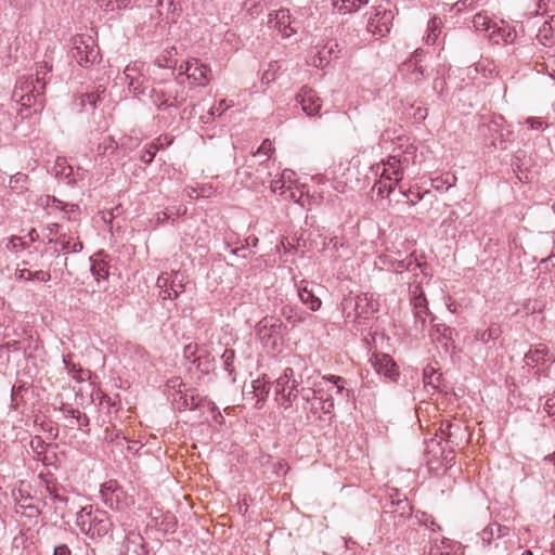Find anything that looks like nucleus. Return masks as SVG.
<instances>
[{
  "label": "nucleus",
  "mask_w": 555,
  "mask_h": 555,
  "mask_svg": "<svg viewBox=\"0 0 555 555\" xmlns=\"http://www.w3.org/2000/svg\"><path fill=\"white\" fill-rule=\"evenodd\" d=\"M54 48H48L41 61L36 63V74L21 77L15 85L12 98L25 108L39 112L44 105L47 75L53 69Z\"/></svg>",
  "instance_id": "f257e3e1"
},
{
  "label": "nucleus",
  "mask_w": 555,
  "mask_h": 555,
  "mask_svg": "<svg viewBox=\"0 0 555 555\" xmlns=\"http://www.w3.org/2000/svg\"><path fill=\"white\" fill-rule=\"evenodd\" d=\"M188 98L189 91L179 77L154 81L149 91V99L159 111L179 108Z\"/></svg>",
  "instance_id": "f03ea898"
},
{
  "label": "nucleus",
  "mask_w": 555,
  "mask_h": 555,
  "mask_svg": "<svg viewBox=\"0 0 555 555\" xmlns=\"http://www.w3.org/2000/svg\"><path fill=\"white\" fill-rule=\"evenodd\" d=\"M76 525L81 533L92 540L112 534L114 528L108 513L92 505L83 506L76 513Z\"/></svg>",
  "instance_id": "7ed1b4c3"
},
{
  "label": "nucleus",
  "mask_w": 555,
  "mask_h": 555,
  "mask_svg": "<svg viewBox=\"0 0 555 555\" xmlns=\"http://www.w3.org/2000/svg\"><path fill=\"white\" fill-rule=\"evenodd\" d=\"M402 147L403 144L400 145L397 154L389 156L387 160L383 163L380 178H387V180L390 181H401L403 179L404 169L408 168L411 163H414L417 149L412 143L405 144L404 149Z\"/></svg>",
  "instance_id": "20e7f679"
},
{
  "label": "nucleus",
  "mask_w": 555,
  "mask_h": 555,
  "mask_svg": "<svg viewBox=\"0 0 555 555\" xmlns=\"http://www.w3.org/2000/svg\"><path fill=\"white\" fill-rule=\"evenodd\" d=\"M72 44L70 55L81 67L89 68L100 62V49L91 35H75Z\"/></svg>",
  "instance_id": "39448f33"
},
{
  "label": "nucleus",
  "mask_w": 555,
  "mask_h": 555,
  "mask_svg": "<svg viewBox=\"0 0 555 555\" xmlns=\"http://www.w3.org/2000/svg\"><path fill=\"white\" fill-rule=\"evenodd\" d=\"M315 388H302L301 398L309 404L306 409L317 417L323 414H332L334 411V398L330 389H325L322 383L314 384Z\"/></svg>",
  "instance_id": "423d86ee"
},
{
  "label": "nucleus",
  "mask_w": 555,
  "mask_h": 555,
  "mask_svg": "<svg viewBox=\"0 0 555 555\" xmlns=\"http://www.w3.org/2000/svg\"><path fill=\"white\" fill-rule=\"evenodd\" d=\"M377 311V304L373 296L361 293L354 297L348 296L343 300V312L346 318L361 323V320H369Z\"/></svg>",
  "instance_id": "0eeeda50"
},
{
  "label": "nucleus",
  "mask_w": 555,
  "mask_h": 555,
  "mask_svg": "<svg viewBox=\"0 0 555 555\" xmlns=\"http://www.w3.org/2000/svg\"><path fill=\"white\" fill-rule=\"evenodd\" d=\"M168 387L173 390L172 405L179 411L196 410L205 408L206 398L199 397L193 390L186 388V385L179 378H172L168 382Z\"/></svg>",
  "instance_id": "6e6552de"
},
{
  "label": "nucleus",
  "mask_w": 555,
  "mask_h": 555,
  "mask_svg": "<svg viewBox=\"0 0 555 555\" xmlns=\"http://www.w3.org/2000/svg\"><path fill=\"white\" fill-rule=\"evenodd\" d=\"M373 14L369 17L366 30L376 39L384 38L390 33L395 18V10L386 1L375 5Z\"/></svg>",
  "instance_id": "1a4fd4ad"
},
{
  "label": "nucleus",
  "mask_w": 555,
  "mask_h": 555,
  "mask_svg": "<svg viewBox=\"0 0 555 555\" xmlns=\"http://www.w3.org/2000/svg\"><path fill=\"white\" fill-rule=\"evenodd\" d=\"M103 503L113 511L122 512L134 504V499L129 495L116 480H108L100 490Z\"/></svg>",
  "instance_id": "9d476101"
},
{
  "label": "nucleus",
  "mask_w": 555,
  "mask_h": 555,
  "mask_svg": "<svg viewBox=\"0 0 555 555\" xmlns=\"http://www.w3.org/2000/svg\"><path fill=\"white\" fill-rule=\"evenodd\" d=\"M188 276L181 271L163 272L156 281L162 300H175L185 291Z\"/></svg>",
  "instance_id": "9b49d317"
},
{
  "label": "nucleus",
  "mask_w": 555,
  "mask_h": 555,
  "mask_svg": "<svg viewBox=\"0 0 555 555\" xmlns=\"http://www.w3.org/2000/svg\"><path fill=\"white\" fill-rule=\"evenodd\" d=\"M383 514L392 518L398 526L411 517L412 506L405 496L400 498L398 489L392 488L383 503Z\"/></svg>",
  "instance_id": "f8f14e48"
},
{
  "label": "nucleus",
  "mask_w": 555,
  "mask_h": 555,
  "mask_svg": "<svg viewBox=\"0 0 555 555\" xmlns=\"http://www.w3.org/2000/svg\"><path fill=\"white\" fill-rule=\"evenodd\" d=\"M298 385L299 383L295 379V373L292 367H286L284 373L275 380V399L284 409H288L298 397Z\"/></svg>",
  "instance_id": "ddd939ff"
},
{
  "label": "nucleus",
  "mask_w": 555,
  "mask_h": 555,
  "mask_svg": "<svg viewBox=\"0 0 555 555\" xmlns=\"http://www.w3.org/2000/svg\"><path fill=\"white\" fill-rule=\"evenodd\" d=\"M144 64L133 62L126 66L124 70L125 81L128 85L129 91L138 99L143 100L149 98L151 87L149 80L143 73Z\"/></svg>",
  "instance_id": "4468645a"
},
{
  "label": "nucleus",
  "mask_w": 555,
  "mask_h": 555,
  "mask_svg": "<svg viewBox=\"0 0 555 555\" xmlns=\"http://www.w3.org/2000/svg\"><path fill=\"white\" fill-rule=\"evenodd\" d=\"M211 69L198 59H192L180 66L178 77L186 76L196 86L205 87L209 83Z\"/></svg>",
  "instance_id": "2eb2a0df"
},
{
  "label": "nucleus",
  "mask_w": 555,
  "mask_h": 555,
  "mask_svg": "<svg viewBox=\"0 0 555 555\" xmlns=\"http://www.w3.org/2000/svg\"><path fill=\"white\" fill-rule=\"evenodd\" d=\"M44 485L48 496L55 504V512L62 518L65 517L66 513H72L73 507H70V498L68 496L66 489L55 480L46 479Z\"/></svg>",
  "instance_id": "dca6fc26"
},
{
  "label": "nucleus",
  "mask_w": 555,
  "mask_h": 555,
  "mask_svg": "<svg viewBox=\"0 0 555 555\" xmlns=\"http://www.w3.org/2000/svg\"><path fill=\"white\" fill-rule=\"evenodd\" d=\"M509 534L507 526L498 522H491L476 534V544L481 548L489 547L493 541Z\"/></svg>",
  "instance_id": "f3484780"
},
{
  "label": "nucleus",
  "mask_w": 555,
  "mask_h": 555,
  "mask_svg": "<svg viewBox=\"0 0 555 555\" xmlns=\"http://www.w3.org/2000/svg\"><path fill=\"white\" fill-rule=\"evenodd\" d=\"M149 551L144 538L139 531L129 530L126 532L121 543L120 555H147Z\"/></svg>",
  "instance_id": "a211bd4d"
},
{
  "label": "nucleus",
  "mask_w": 555,
  "mask_h": 555,
  "mask_svg": "<svg viewBox=\"0 0 555 555\" xmlns=\"http://www.w3.org/2000/svg\"><path fill=\"white\" fill-rule=\"evenodd\" d=\"M283 323L280 319L274 317H266L257 325V334L263 344H268L270 339H273V345L276 344V339L281 336Z\"/></svg>",
  "instance_id": "6ab92c4d"
},
{
  "label": "nucleus",
  "mask_w": 555,
  "mask_h": 555,
  "mask_svg": "<svg viewBox=\"0 0 555 555\" xmlns=\"http://www.w3.org/2000/svg\"><path fill=\"white\" fill-rule=\"evenodd\" d=\"M296 101L308 116L318 115L322 107L321 99L318 96L317 92L307 86L299 90L296 95Z\"/></svg>",
  "instance_id": "aec40b11"
},
{
  "label": "nucleus",
  "mask_w": 555,
  "mask_h": 555,
  "mask_svg": "<svg viewBox=\"0 0 555 555\" xmlns=\"http://www.w3.org/2000/svg\"><path fill=\"white\" fill-rule=\"evenodd\" d=\"M516 37V29L504 21L494 22L488 33V38L495 44L513 43Z\"/></svg>",
  "instance_id": "412c9836"
},
{
  "label": "nucleus",
  "mask_w": 555,
  "mask_h": 555,
  "mask_svg": "<svg viewBox=\"0 0 555 555\" xmlns=\"http://www.w3.org/2000/svg\"><path fill=\"white\" fill-rule=\"evenodd\" d=\"M371 363L377 374L383 375L392 382H395L398 378V367L393 359L389 354H374V357L371 359Z\"/></svg>",
  "instance_id": "4be33fe9"
},
{
  "label": "nucleus",
  "mask_w": 555,
  "mask_h": 555,
  "mask_svg": "<svg viewBox=\"0 0 555 555\" xmlns=\"http://www.w3.org/2000/svg\"><path fill=\"white\" fill-rule=\"evenodd\" d=\"M423 55L424 51L422 49H416L412 56L402 65V69L410 75L409 79L415 83L421 82L425 78L426 67L422 64Z\"/></svg>",
  "instance_id": "5701e85b"
},
{
  "label": "nucleus",
  "mask_w": 555,
  "mask_h": 555,
  "mask_svg": "<svg viewBox=\"0 0 555 555\" xmlns=\"http://www.w3.org/2000/svg\"><path fill=\"white\" fill-rule=\"evenodd\" d=\"M269 24L271 27L279 30V33L288 38L292 35L296 34V28L293 27L292 17L289 11L286 9H280L274 13V16L270 14Z\"/></svg>",
  "instance_id": "b1692460"
},
{
  "label": "nucleus",
  "mask_w": 555,
  "mask_h": 555,
  "mask_svg": "<svg viewBox=\"0 0 555 555\" xmlns=\"http://www.w3.org/2000/svg\"><path fill=\"white\" fill-rule=\"evenodd\" d=\"M524 362L529 367H537L545 364L546 362H553L550 349L543 345L531 346L524 357Z\"/></svg>",
  "instance_id": "393cba45"
},
{
  "label": "nucleus",
  "mask_w": 555,
  "mask_h": 555,
  "mask_svg": "<svg viewBox=\"0 0 555 555\" xmlns=\"http://www.w3.org/2000/svg\"><path fill=\"white\" fill-rule=\"evenodd\" d=\"M435 320L436 318H431V322H435ZM454 334L455 330L443 323H433L429 331L431 339L441 343L446 349L454 347Z\"/></svg>",
  "instance_id": "a878e982"
},
{
  "label": "nucleus",
  "mask_w": 555,
  "mask_h": 555,
  "mask_svg": "<svg viewBox=\"0 0 555 555\" xmlns=\"http://www.w3.org/2000/svg\"><path fill=\"white\" fill-rule=\"evenodd\" d=\"M298 296L304 305H307L311 311H318L322 306V300L315 295L312 287H309V283L301 281L298 287Z\"/></svg>",
  "instance_id": "bb28decb"
},
{
  "label": "nucleus",
  "mask_w": 555,
  "mask_h": 555,
  "mask_svg": "<svg viewBox=\"0 0 555 555\" xmlns=\"http://www.w3.org/2000/svg\"><path fill=\"white\" fill-rule=\"evenodd\" d=\"M439 431L440 435H436V438L439 437L438 441H444L447 446L451 447L457 444V434L462 433V427L460 424L446 421L441 424Z\"/></svg>",
  "instance_id": "cd10ccee"
},
{
  "label": "nucleus",
  "mask_w": 555,
  "mask_h": 555,
  "mask_svg": "<svg viewBox=\"0 0 555 555\" xmlns=\"http://www.w3.org/2000/svg\"><path fill=\"white\" fill-rule=\"evenodd\" d=\"M282 315L293 326L306 322L309 318V313L304 311L301 308L295 305H285L282 308Z\"/></svg>",
  "instance_id": "c85d7f7f"
},
{
  "label": "nucleus",
  "mask_w": 555,
  "mask_h": 555,
  "mask_svg": "<svg viewBox=\"0 0 555 555\" xmlns=\"http://www.w3.org/2000/svg\"><path fill=\"white\" fill-rule=\"evenodd\" d=\"M390 264H391L392 270L398 273H401L404 271H410V272H413L414 275H417L416 274L417 270H421L423 272V270H422L423 264L421 262H418L417 259L413 255H410L406 258L401 259V260L395 259L390 262Z\"/></svg>",
  "instance_id": "c756f323"
},
{
  "label": "nucleus",
  "mask_w": 555,
  "mask_h": 555,
  "mask_svg": "<svg viewBox=\"0 0 555 555\" xmlns=\"http://www.w3.org/2000/svg\"><path fill=\"white\" fill-rule=\"evenodd\" d=\"M272 384L270 382L264 380V378H257L253 380L251 388L253 393L257 398L256 408L260 409L263 402L269 397Z\"/></svg>",
  "instance_id": "7c9ffc66"
},
{
  "label": "nucleus",
  "mask_w": 555,
  "mask_h": 555,
  "mask_svg": "<svg viewBox=\"0 0 555 555\" xmlns=\"http://www.w3.org/2000/svg\"><path fill=\"white\" fill-rule=\"evenodd\" d=\"M412 307L414 314V327L416 331H423L426 325L427 317L430 315L427 299H422L418 304H415Z\"/></svg>",
  "instance_id": "2f4dec72"
},
{
  "label": "nucleus",
  "mask_w": 555,
  "mask_h": 555,
  "mask_svg": "<svg viewBox=\"0 0 555 555\" xmlns=\"http://www.w3.org/2000/svg\"><path fill=\"white\" fill-rule=\"evenodd\" d=\"M177 49L168 47L164 49L154 60V65L159 68L173 69L177 65Z\"/></svg>",
  "instance_id": "473e14b6"
},
{
  "label": "nucleus",
  "mask_w": 555,
  "mask_h": 555,
  "mask_svg": "<svg viewBox=\"0 0 555 555\" xmlns=\"http://www.w3.org/2000/svg\"><path fill=\"white\" fill-rule=\"evenodd\" d=\"M104 255L103 251L98 253L96 255L92 256L90 258L91 261V273L95 278V280L99 282L101 280H105L108 278V266L107 262L104 261L102 258H98L100 256Z\"/></svg>",
  "instance_id": "72a5a7b5"
},
{
  "label": "nucleus",
  "mask_w": 555,
  "mask_h": 555,
  "mask_svg": "<svg viewBox=\"0 0 555 555\" xmlns=\"http://www.w3.org/2000/svg\"><path fill=\"white\" fill-rule=\"evenodd\" d=\"M332 5L340 14L357 12L362 5H366L369 0H331Z\"/></svg>",
  "instance_id": "f704fd0d"
},
{
  "label": "nucleus",
  "mask_w": 555,
  "mask_h": 555,
  "mask_svg": "<svg viewBox=\"0 0 555 555\" xmlns=\"http://www.w3.org/2000/svg\"><path fill=\"white\" fill-rule=\"evenodd\" d=\"M322 380H325V382H328L332 384V386L327 388V389H330V392H332V390H335V393L338 396L346 397V398L350 397L351 390H349L345 387L347 382L344 377L330 374V375H323Z\"/></svg>",
  "instance_id": "c9c22d12"
},
{
  "label": "nucleus",
  "mask_w": 555,
  "mask_h": 555,
  "mask_svg": "<svg viewBox=\"0 0 555 555\" xmlns=\"http://www.w3.org/2000/svg\"><path fill=\"white\" fill-rule=\"evenodd\" d=\"M16 512L28 518H36L40 515V509L33 503V498L21 496L16 503Z\"/></svg>",
  "instance_id": "e433bc0d"
},
{
  "label": "nucleus",
  "mask_w": 555,
  "mask_h": 555,
  "mask_svg": "<svg viewBox=\"0 0 555 555\" xmlns=\"http://www.w3.org/2000/svg\"><path fill=\"white\" fill-rule=\"evenodd\" d=\"M157 7L160 14H163V10L166 11V18L170 22H176L181 12L180 0H158Z\"/></svg>",
  "instance_id": "4c0bfd02"
},
{
  "label": "nucleus",
  "mask_w": 555,
  "mask_h": 555,
  "mask_svg": "<svg viewBox=\"0 0 555 555\" xmlns=\"http://www.w3.org/2000/svg\"><path fill=\"white\" fill-rule=\"evenodd\" d=\"M400 181H390L387 178H380L375 182L373 191H376L378 197L388 198L395 191Z\"/></svg>",
  "instance_id": "58836bf2"
},
{
  "label": "nucleus",
  "mask_w": 555,
  "mask_h": 555,
  "mask_svg": "<svg viewBox=\"0 0 555 555\" xmlns=\"http://www.w3.org/2000/svg\"><path fill=\"white\" fill-rule=\"evenodd\" d=\"M502 335L501 326L496 323H492L485 331H477L475 338L482 344H488L491 340L498 339Z\"/></svg>",
  "instance_id": "ea45409f"
},
{
  "label": "nucleus",
  "mask_w": 555,
  "mask_h": 555,
  "mask_svg": "<svg viewBox=\"0 0 555 555\" xmlns=\"http://www.w3.org/2000/svg\"><path fill=\"white\" fill-rule=\"evenodd\" d=\"M27 389V384L24 382H20L18 384L13 385L11 389V409L16 411L23 403H25L23 392L26 391Z\"/></svg>",
  "instance_id": "a19ab883"
},
{
  "label": "nucleus",
  "mask_w": 555,
  "mask_h": 555,
  "mask_svg": "<svg viewBox=\"0 0 555 555\" xmlns=\"http://www.w3.org/2000/svg\"><path fill=\"white\" fill-rule=\"evenodd\" d=\"M441 26H442V21L440 17L434 16L433 18L429 20L428 26H427L428 34L425 38V41L427 44L436 43V41L441 33Z\"/></svg>",
  "instance_id": "79ce46f5"
},
{
  "label": "nucleus",
  "mask_w": 555,
  "mask_h": 555,
  "mask_svg": "<svg viewBox=\"0 0 555 555\" xmlns=\"http://www.w3.org/2000/svg\"><path fill=\"white\" fill-rule=\"evenodd\" d=\"M28 182L29 178L27 175L17 172L10 178L9 186L13 192L22 194L28 190Z\"/></svg>",
  "instance_id": "37998d69"
},
{
  "label": "nucleus",
  "mask_w": 555,
  "mask_h": 555,
  "mask_svg": "<svg viewBox=\"0 0 555 555\" xmlns=\"http://www.w3.org/2000/svg\"><path fill=\"white\" fill-rule=\"evenodd\" d=\"M493 24L494 21H492L490 16L483 12H479L474 15L473 25L477 31H485L488 34Z\"/></svg>",
  "instance_id": "c03bdc74"
},
{
  "label": "nucleus",
  "mask_w": 555,
  "mask_h": 555,
  "mask_svg": "<svg viewBox=\"0 0 555 555\" xmlns=\"http://www.w3.org/2000/svg\"><path fill=\"white\" fill-rule=\"evenodd\" d=\"M440 451V456L443 459V461L449 462L453 460V451L452 449L446 450V448L441 447V442L438 441L437 438L430 439V441L427 443V452L434 453L435 456H437V450Z\"/></svg>",
  "instance_id": "a18cd8bd"
},
{
  "label": "nucleus",
  "mask_w": 555,
  "mask_h": 555,
  "mask_svg": "<svg viewBox=\"0 0 555 555\" xmlns=\"http://www.w3.org/2000/svg\"><path fill=\"white\" fill-rule=\"evenodd\" d=\"M118 149H119L118 143L115 141V139L112 135H109V137L104 138L103 141L99 143L96 150H98L99 155L106 156V155H114L115 153H117Z\"/></svg>",
  "instance_id": "49530a36"
},
{
  "label": "nucleus",
  "mask_w": 555,
  "mask_h": 555,
  "mask_svg": "<svg viewBox=\"0 0 555 555\" xmlns=\"http://www.w3.org/2000/svg\"><path fill=\"white\" fill-rule=\"evenodd\" d=\"M99 7L103 8L106 12L126 9L129 7L131 0H94Z\"/></svg>",
  "instance_id": "de8ad7c7"
},
{
  "label": "nucleus",
  "mask_w": 555,
  "mask_h": 555,
  "mask_svg": "<svg viewBox=\"0 0 555 555\" xmlns=\"http://www.w3.org/2000/svg\"><path fill=\"white\" fill-rule=\"evenodd\" d=\"M89 425H90V418L88 417V415L86 413H82L79 410L76 411L75 416L69 422L70 428H77L85 433L89 431V429H88Z\"/></svg>",
  "instance_id": "09e8293b"
},
{
  "label": "nucleus",
  "mask_w": 555,
  "mask_h": 555,
  "mask_svg": "<svg viewBox=\"0 0 555 555\" xmlns=\"http://www.w3.org/2000/svg\"><path fill=\"white\" fill-rule=\"evenodd\" d=\"M231 106H232V104L228 103L227 100H221L218 103V105L212 106L209 109V112L207 113V115L202 116L201 119L205 124L210 122L214 119L215 115H219L220 116L223 112H225Z\"/></svg>",
  "instance_id": "8fccbe9b"
},
{
  "label": "nucleus",
  "mask_w": 555,
  "mask_h": 555,
  "mask_svg": "<svg viewBox=\"0 0 555 555\" xmlns=\"http://www.w3.org/2000/svg\"><path fill=\"white\" fill-rule=\"evenodd\" d=\"M442 375L435 371L433 367H426L424 370V384L431 386L433 388H439Z\"/></svg>",
  "instance_id": "3c124183"
},
{
  "label": "nucleus",
  "mask_w": 555,
  "mask_h": 555,
  "mask_svg": "<svg viewBox=\"0 0 555 555\" xmlns=\"http://www.w3.org/2000/svg\"><path fill=\"white\" fill-rule=\"evenodd\" d=\"M280 68L281 66L279 65V62H270L268 68L263 72L261 76V83L269 85L270 82L274 81L278 77Z\"/></svg>",
  "instance_id": "603ef678"
},
{
  "label": "nucleus",
  "mask_w": 555,
  "mask_h": 555,
  "mask_svg": "<svg viewBox=\"0 0 555 555\" xmlns=\"http://www.w3.org/2000/svg\"><path fill=\"white\" fill-rule=\"evenodd\" d=\"M273 151V146H272V143L269 139H266L261 145L255 151L251 153V157H260V156H263V160L260 162V164H263L266 162H268L269 157H270V153Z\"/></svg>",
  "instance_id": "864d4df0"
},
{
  "label": "nucleus",
  "mask_w": 555,
  "mask_h": 555,
  "mask_svg": "<svg viewBox=\"0 0 555 555\" xmlns=\"http://www.w3.org/2000/svg\"><path fill=\"white\" fill-rule=\"evenodd\" d=\"M409 294L412 306L418 304V301H421L422 299H426L421 283H411L409 286Z\"/></svg>",
  "instance_id": "5fc2aeb1"
},
{
  "label": "nucleus",
  "mask_w": 555,
  "mask_h": 555,
  "mask_svg": "<svg viewBox=\"0 0 555 555\" xmlns=\"http://www.w3.org/2000/svg\"><path fill=\"white\" fill-rule=\"evenodd\" d=\"M104 92L105 89L100 86L95 92L83 94L81 96V104L85 105L86 103H88L91 107H96V103L101 101V94Z\"/></svg>",
  "instance_id": "6e6d98bb"
},
{
  "label": "nucleus",
  "mask_w": 555,
  "mask_h": 555,
  "mask_svg": "<svg viewBox=\"0 0 555 555\" xmlns=\"http://www.w3.org/2000/svg\"><path fill=\"white\" fill-rule=\"evenodd\" d=\"M234 359H235V351L233 349H225L221 356V360L223 362L224 370L229 373V375H232L234 373Z\"/></svg>",
  "instance_id": "4d7b16f0"
},
{
  "label": "nucleus",
  "mask_w": 555,
  "mask_h": 555,
  "mask_svg": "<svg viewBox=\"0 0 555 555\" xmlns=\"http://www.w3.org/2000/svg\"><path fill=\"white\" fill-rule=\"evenodd\" d=\"M63 363L65 365V369L68 371V373H73V377L76 378L78 382H82L83 377L77 376V373H85V371L72 362V356L67 354L63 357Z\"/></svg>",
  "instance_id": "13d9d810"
},
{
  "label": "nucleus",
  "mask_w": 555,
  "mask_h": 555,
  "mask_svg": "<svg viewBox=\"0 0 555 555\" xmlns=\"http://www.w3.org/2000/svg\"><path fill=\"white\" fill-rule=\"evenodd\" d=\"M202 409L206 410V411H209L211 413V415H212V420L216 423L221 424L223 422V416H222L221 412L219 411V409L217 408L215 402H212L211 400L206 398V400H205V408H202Z\"/></svg>",
  "instance_id": "bf43d9fd"
},
{
  "label": "nucleus",
  "mask_w": 555,
  "mask_h": 555,
  "mask_svg": "<svg viewBox=\"0 0 555 555\" xmlns=\"http://www.w3.org/2000/svg\"><path fill=\"white\" fill-rule=\"evenodd\" d=\"M73 237L67 234H61L56 240H49V243H55L57 244L62 250L69 251V248L72 246Z\"/></svg>",
  "instance_id": "052dcab7"
},
{
  "label": "nucleus",
  "mask_w": 555,
  "mask_h": 555,
  "mask_svg": "<svg viewBox=\"0 0 555 555\" xmlns=\"http://www.w3.org/2000/svg\"><path fill=\"white\" fill-rule=\"evenodd\" d=\"M44 204L47 207L56 208L60 210H66L68 207V203H64L56 198L55 196L47 195L44 198Z\"/></svg>",
  "instance_id": "680f3d73"
},
{
  "label": "nucleus",
  "mask_w": 555,
  "mask_h": 555,
  "mask_svg": "<svg viewBox=\"0 0 555 555\" xmlns=\"http://www.w3.org/2000/svg\"><path fill=\"white\" fill-rule=\"evenodd\" d=\"M480 0H460L454 4L456 12H464L466 10H473L478 7Z\"/></svg>",
  "instance_id": "e2e57ef3"
},
{
  "label": "nucleus",
  "mask_w": 555,
  "mask_h": 555,
  "mask_svg": "<svg viewBox=\"0 0 555 555\" xmlns=\"http://www.w3.org/2000/svg\"><path fill=\"white\" fill-rule=\"evenodd\" d=\"M30 447H31L33 451L38 456H40L46 450V442L40 436H36L35 438L31 439Z\"/></svg>",
  "instance_id": "0e129e2a"
},
{
  "label": "nucleus",
  "mask_w": 555,
  "mask_h": 555,
  "mask_svg": "<svg viewBox=\"0 0 555 555\" xmlns=\"http://www.w3.org/2000/svg\"><path fill=\"white\" fill-rule=\"evenodd\" d=\"M8 249L18 251L25 248V242L20 236H12L7 245Z\"/></svg>",
  "instance_id": "69168bd1"
},
{
  "label": "nucleus",
  "mask_w": 555,
  "mask_h": 555,
  "mask_svg": "<svg viewBox=\"0 0 555 555\" xmlns=\"http://www.w3.org/2000/svg\"><path fill=\"white\" fill-rule=\"evenodd\" d=\"M9 1H10L11 7H13L20 11L29 10L35 2V0H9Z\"/></svg>",
  "instance_id": "338daca9"
},
{
  "label": "nucleus",
  "mask_w": 555,
  "mask_h": 555,
  "mask_svg": "<svg viewBox=\"0 0 555 555\" xmlns=\"http://www.w3.org/2000/svg\"><path fill=\"white\" fill-rule=\"evenodd\" d=\"M526 124L532 130H543L544 128L547 127V125L541 118L535 117L527 118Z\"/></svg>",
  "instance_id": "774afa93"
}]
</instances>
